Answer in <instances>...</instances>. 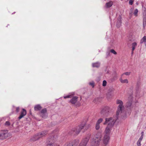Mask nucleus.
<instances>
[{"label": "nucleus", "instance_id": "obj_1", "mask_svg": "<svg viewBox=\"0 0 146 146\" xmlns=\"http://www.w3.org/2000/svg\"><path fill=\"white\" fill-rule=\"evenodd\" d=\"M116 102L117 104H118V106L116 115L113 117L106 118L105 121L104 123V125L108 124L107 126L113 127L115 122L118 119L119 117H120L122 119H125L130 115L131 110H129L127 113L125 111L123 103L121 100H117Z\"/></svg>", "mask_w": 146, "mask_h": 146}, {"label": "nucleus", "instance_id": "obj_2", "mask_svg": "<svg viewBox=\"0 0 146 146\" xmlns=\"http://www.w3.org/2000/svg\"><path fill=\"white\" fill-rule=\"evenodd\" d=\"M11 134L7 130H0V139H4L11 136Z\"/></svg>", "mask_w": 146, "mask_h": 146}, {"label": "nucleus", "instance_id": "obj_3", "mask_svg": "<svg viewBox=\"0 0 146 146\" xmlns=\"http://www.w3.org/2000/svg\"><path fill=\"white\" fill-rule=\"evenodd\" d=\"M47 134V132L45 131L38 133L34 135L31 138V139L33 141H36L40 138L45 136Z\"/></svg>", "mask_w": 146, "mask_h": 146}, {"label": "nucleus", "instance_id": "obj_4", "mask_svg": "<svg viewBox=\"0 0 146 146\" xmlns=\"http://www.w3.org/2000/svg\"><path fill=\"white\" fill-rule=\"evenodd\" d=\"M90 136V134H88L83 138L78 146H86L88 142Z\"/></svg>", "mask_w": 146, "mask_h": 146}, {"label": "nucleus", "instance_id": "obj_5", "mask_svg": "<svg viewBox=\"0 0 146 146\" xmlns=\"http://www.w3.org/2000/svg\"><path fill=\"white\" fill-rule=\"evenodd\" d=\"M110 110V109L108 106H105L102 107L100 112L102 116H107Z\"/></svg>", "mask_w": 146, "mask_h": 146}, {"label": "nucleus", "instance_id": "obj_6", "mask_svg": "<svg viewBox=\"0 0 146 146\" xmlns=\"http://www.w3.org/2000/svg\"><path fill=\"white\" fill-rule=\"evenodd\" d=\"M86 122H82L80 125L77 127L76 129H74L73 130L77 134H78L81 130L86 125Z\"/></svg>", "mask_w": 146, "mask_h": 146}, {"label": "nucleus", "instance_id": "obj_7", "mask_svg": "<svg viewBox=\"0 0 146 146\" xmlns=\"http://www.w3.org/2000/svg\"><path fill=\"white\" fill-rule=\"evenodd\" d=\"M56 139H54V137H53L48 139V143L47 146H55L56 143H55Z\"/></svg>", "mask_w": 146, "mask_h": 146}, {"label": "nucleus", "instance_id": "obj_8", "mask_svg": "<svg viewBox=\"0 0 146 146\" xmlns=\"http://www.w3.org/2000/svg\"><path fill=\"white\" fill-rule=\"evenodd\" d=\"M100 141L97 140L96 138H92L90 139V146H99Z\"/></svg>", "mask_w": 146, "mask_h": 146}, {"label": "nucleus", "instance_id": "obj_9", "mask_svg": "<svg viewBox=\"0 0 146 146\" xmlns=\"http://www.w3.org/2000/svg\"><path fill=\"white\" fill-rule=\"evenodd\" d=\"M102 131L101 130L99 131L95 135V137L93 138H96L97 140H100V141L102 137Z\"/></svg>", "mask_w": 146, "mask_h": 146}, {"label": "nucleus", "instance_id": "obj_10", "mask_svg": "<svg viewBox=\"0 0 146 146\" xmlns=\"http://www.w3.org/2000/svg\"><path fill=\"white\" fill-rule=\"evenodd\" d=\"M112 127L107 126L106 128L104 134L105 135L110 136V133L112 129Z\"/></svg>", "mask_w": 146, "mask_h": 146}, {"label": "nucleus", "instance_id": "obj_11", "mask_svg": "<svg viewBox=\"0 0 146 146\" xmlns=\"http://www.w3.org/2000/svg\"><path fill=\"white\" fill-rule=\"evenodd\" d=\"M110 136L104 134L103 138V143L105 145L107 144L109 142Z\"/></svg>", "mask_w": 146, "mask_h": 146}, {"label": "nucleus", "instance_id": "obj_12", "mask_svg": "<svg viewBox=\"0 0 146 146\" xmlns=\"http://www.w3.org/2000/svg\"><path fill=\"white\" fill-rule=\"evenodd\" d=\"M46 112V108L43 109L41 110L40 115L43 118H46L47 117Z\"/></svg>", "mask_w": 146, "mask_h": 146}, {"label": "nucleus", "instance_id": "obj_13", "mask_svg": "<svg viewBox=\"0 0 146 146\" xmlns=\"http://www.w3.org/2000/svg\"><path fill=\"white\" fill-rule=\"evenodd\" d=\"M27 112L26 110L24 109H23L22 111L21 112V114L18 117L19 119H21L26 114Z\"/></svg>", "mask_w": 146, "mask_h": 146}, {"label": "nucleus", "instance_id": "obj_14", "mask_svg": "<svg viewBox=\"0 0 146 146\" xmlns=\"http://www.w3.org/2000/svg\"><path fill=\"white\" fill-rule=\"evenodd\" d=\"M70 100V102L72 104H75L77 102L78 97L76 96H73Z\"/></svg>", "mask_w": 146, "mask_h": 146}, {"label": "nucleus", "instance_id": "obj_15", "mask_svg": "<svg viewBox=\"0 0 146 146\" xmlns=\"http://www.w3.org/2000/svg\"><path fill=\"white\" fill-rule=\"evenodd\" d=\"M121 17L120 16H119L118 19V21L117 22L116 26L117 28L119 27L121 24Z\"/></svg>", "mask_w": 146, "mask_h": 146}, {"label": "nucleus", "instance_id": "obj_16", "mask_svg": "<svg viewBox=\"0 0 146 146\" xmlns=\"http://www.w3.org/2000/svg\"><path fill=\"white\" fill-rule=\"evenodd\" d=\"M79 142L78 139H76L74 140L72 143L71 145L72 146H77Z\"/></svg>", "mask_w": 146, "mask_h": 146}, {"label": "nucleus", "instance_id": "obj_17", "mask_svg": "<svg viewBox=\"0 0 146 146\" xmlns=\"http://www.w3.org/2000/svg\"><path fill=\"white\" fill-rule=\"evenodd\" d=\"M123 77H121V78H119V80L122 83H128V80L127 79H125L124 80H123Z\"/></svg>", "mask_w": 146, "mask_h": 146}, {"label": "nucleus", "instance_id": "obj_18", "mask_svg": "<svg viewBox=\"0 0 146 146\" xmlns=\"http://www.w3.org/2000/svg\"><path fill=\"white\" fill-rule=\"evenodd\" d=\"M137 46V43L135 42H133L132 44V54L133 53V51L135 48Z\"/></svg>", "mask_w": 146, "mask_h": 146}, {"label": "nucleus", "instance_id": "obj_19", "mask_svg": "<svg viewBox=\"0 0 146 146\" xmlns=\"http://www.w3.org/2000/svg\"><path fill=\"white\" fill-rule=\"evenodd\" d=\"M74 95V93L72 92L69 93L68 95L66 96H64V98H72Z\"/></svg>", "mask_w": 146, "mask_h": 146}, {"label": "nucleus", "instance_id": "obj_20", "mask_svg": "<svg viewBox=\"0 0 146 146\" xmlns=\"http://www.w3.org/2000/svg\"><path fill=\"white\" fill-rule=\"evenodd\" d=\"M140 43H144L145 46H146V36H144L141 40Z\"/></svg>", "mask_w": 146, "mask_h": 146}, {"label": "nucleus", "instance_id": "obj_21", "mask_svg": "<svg viewBox=\"0 0 146 146\" xmlns=\"http://www.w3.org/2000/svg\"><path fill=\"white\" fill-rule=\"evenodd\" d=\"M113 3L112 1H110L108 3H106V7L107 8H109L111 7L113 5Z\"/></svg>", "mask_w": 146, "mask_h": 146}, {"label": "nucleus", "instance_id": "obj_22", "mask_svg": "<svg viewBox=\"0 0 146 146\" xmlns=\"http://www.w3.org/2000/svg\"><path fill=\"white\" fill-rule=\"evenodd\" d=\"M100 63L99 62H96L92 64V66L93 67L98 68L100 66Z\"/></svg>", "mask_w": 146, "mask_h": 146}, {"label": "nucleus", "instance_id": "obj_23", "mask_svg": "<svg viewBox=\"0 0 146 146\" xmlns=\"http://www.w3.org/2000/svg\"><path fill=\"white\" fill-rule=\"evenodd\" d=\"M34 108L35 110H39L41 109V107L40 105H37L35 106Z\"/></svg>", "mask_w": 146, "mask_h": 146}, {"label": "nucleus", "instance_id": "obj_24", "mask_svg": "<svg viewBox=\"0 0 146 146\" xmlns=\"http://www.w3.org/2000/svg\"><path fill=\"white\" fill-rule=\"evenodd\" d=\"M138 11L137 9H135L133 12V14L136 17H137L138 16Z\"/></svg>", "mask_w": 146, "mask_h": 146}, {"label": "nucleus", "instance_id": "obj_25", "mask_svg": "<svg viewBox=\"0 0 146 146\" xmlns=\"http://www.w3.org/2000/svg\"><path fill=\"white\" fill-rule=\"evenodd\" d=\"M141 137L139 138V139H138L139 140L141 141L143 138V136L144 135V132L143 131H142L141 132Z\"/></svg>", "mask_w": 146, "mask_h": 146}, {"label": "nucleus", "instance_id": "obj_26", "mask_svg": "<svg viewBox=\"0 0 146 146\" xmlns=\"http://www.w3.org/2000/svg\"><path fill=\"white\" fill-rule=\"evenodd\" d=\"M114 90H115V89L114 88H113L112 87L111 88L109 89V90H108L109 93H112V92H113V91H114Z\"/></svg>", "mask_w": 146, "mask_h": 146}, {"label": "nucleus", "instance_id": "obj_27", "mask_svg": "<svg viewBox=\"0 0 146 146\" xmlns=\"http://www.w3.org/2000/svg\"><path fill=\"white\" fill-rule=\"evenodd\" d=\"M130 73H131V72H125L123 74L121 75V77H123V76L124 75H127V76H128L130 74Z\"/></svg>", "mask_w": 146, "mask_h": 146}, {"label": "nucleus", "instance_id": "obj_28", "mask_svg": "<svg viewBox=\"0 0 146 146\" xmlns=\"http://www.w3.org/2000/svg\"><path fill=\"white\" fill-rule=\"evenodd\" d=\"M103 119L101 118H100L98 120L96 123L100 124V123H101Z\"/></svg>", "mask_w": 146, "mask_h": 146}, {"label": "nucleus", "instance_id": "obj_29", "mask_svg": "<svg viewBox=\"0 0 146 146\" xmlns=\"http://www.w3.org/2000/svg\"><path fill=\"white\" fill-rule=\"evenodd\" d=\"M100 128V125L99 124L96 123L95 126V129L96 130H98Z\"/></svg>", "mask_w": 146, "mask_h": 146}, {"label": "nucleus", "instance_id": "obj_30", "mask_svg": "<svg viewBox=\"0 0 146 146\" xmlns=\"http://www.w3.org/2000/svg\"><path fill=\"white\" fill-rule=\"evenodd\" d=\"M5 125L7 127H9L10 125V123L9 121H6L5 123Z\"/></svg>", "mask_w": 146, "mask_h": 146}, {"label": "nucleus", "instance_id": "obj_31", "mask_svg": "<svg viewBox=\"0 0 146 146\" xmlns=\"http://www.w3.org/2000/svg\"><path fill=\"white\" fill-rule=\"evenodd\" d=\"M107 85V82L106 80H104L103 82L102 86H103L105 87Z\"/></svg>", "mask_w": 146, "mask_h": 146}, {"label": "nucleus", "instance_id": "obj_32", "mask_svg": "<svg viewBox=\"0 0 146 146\" xmlns=\"http://www.w3.org/2000/svg\"><path fill=\"white\" fill-rule=\"evenodd\" d=\"M63 146H72L71 143H66Z\"/></svg>", "mask_w": 146, "mask_h": 146}, {"label": "nucleus", "instance_id": "obj_33", "mask_svg": "<svg viewBox=\"0 0 146 146\" xmlns=\"http://www.w3.org/2000/svg\"><path fill=\"white\" fill-rule=\"evenodd\" d=\"M110 52L114 54H116L117 53L114 49H111L110 50Z\"/></svg>", "mask_w": 146, "mask_h": 146}, {"label": "nucleus", "instance_id": "obj_34", "mask_svg": "<svg viewBox=\"0 0 146 146\" xmlns=\"http://www.w3.org/2000/svg\"><path fill=\"white\" fill-rule=\"evenodd\" d=\"M89 84L92 86L93 88L94 87V83L93 81L90 82Z\"/></svg>", "mask_w": 146, "mask_h": 146}, {"label": "nucleus", "instance_id": "obj_35", "mask_svg": "<svg viewBox=\"0 0 146 146\" xmlns=\"http://www.w3.org/2000/svg\"><path fill=\"white\" fill-rule=\"evenodd\" d=\"M141 141H139V140H138V141L137 142V146H141Z\"/></svg>", "mask_w": 146, "mask_h": 146}, {"label": "nucleus", "instance_id": "obj_36", "mask_svg": "<svg viewBox=\"0 0 146 146\" xmlns=\"http://www.w3.org/2000/svg\"><path fill=\"white\" fill-rule=\"evenodd\" d=\"M134 0H130L129 1V4L131 5H132Z\"/></svg>", "mask_w": 146, "mask_h": 146}, {"label": "nucleus", "instance_id": "obj_37", "mask_svg": "<svg viewBox=\"0 0 146 146\" xmlns=\"http://www.w3.org/2000/svg\"><path fill=\"white\" fill-rule=\"evenodd\" d=\"M107 56H110V52L109 51H108L106 53Z\"/></svg>", "mask_w": 146, "mask_h": 146}, {"label": "nucleus", "instance_id": "obj_38", "mask_svg": "<svg viewBox=\"0 0 146 146\" xmlns=\"http://www.w3.org/2000/svg\"><path fill=\"white\" fill-rule=\"evenodd\" d=\"M19 107H17L16 108V111L17 112H18L19 111Z\"/></svg>", "mask_w": 146, "mask_h": 146}, {"label": "nucleus", "instance_id": "obj_39", "mask_svg": "<svg viewBox=\"0 0 146 146\" xmlns=\"http://www.w3.org/2000/svg\"><path fill=\"white\" fill-rule=\"evenodd\" d=\"M90 125L89 124H88L87 126L86 125V127H87L86 128V129H88V127H90Z\"/></svg>", "mask_w": 146, "mask_h": 146}, {"label": "nucleus", "instance_id": "obj_40", "mask_svg": "<svg viewBox=\"0 0 146 146\" xmlns=\"http://www.w3.org/2000/svg\"><path fill=\"white\" fill-rule=\"evenodd\" d=\"M128 103H129V104H128V105L127 106V107H129V106H130L131 104V103L130 102H129Z\"/></svg>", "mask_w": 146, "mask_h": 146}, {"label": "nucleus", "instance_id": "obj_41", "mask_svg": "<svg viewBox=\"0 0 146 146\" xmlns=\"http://www.w3.org/2000/svg\"><path fill=\"white\" fill-rule=\"evenodd\" d=\"M131 13H129V15H131Z\"/></svg>", "mask_w": 146, "mask_h": 146}, {"label": "nucleus", "instance_id": "obj_42", "mask_svg": "<svg viewBox=\"0 0 146 146\" xmlns=\"http://www.w3.org/2000/svg\"><path fill=\"white\" fill-rule=\"evenodd\" d=\"M80 104H78V106H80Z\"/></svg>", "mask_w": 146, "mask_h": 146}]
</instances>
